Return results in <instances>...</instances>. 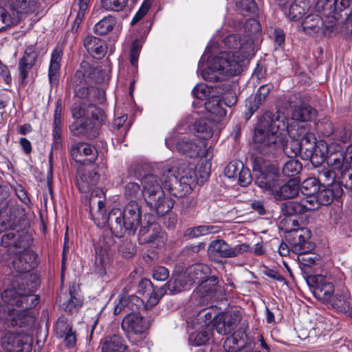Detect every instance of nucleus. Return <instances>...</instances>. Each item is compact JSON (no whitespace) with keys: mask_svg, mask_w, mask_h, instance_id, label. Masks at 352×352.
Wrapping results in <instances>:
<instances>
[{"mask_svg":"<svg viewBox=\"0 0 352 352\" xmlns=\"http://www.w3.org/2000/svg\"><path fill=\"white\" fill-rule=\"evenodd\" d=\"M103 192L100 188L94 189L89 198H86L90 214L97 223L104 226L109 224L111 233L118 238L126 234L134 235L141 221L142 211L135 201H129L122 212L120 209H113L106 214Z\"/></svg>","mask_w":352,"mask_h":352,"instance_id":"obj_1","label":"nucleus"},{"mask_svg":"<svg viewBox=\"0 0 352 352\" xmlns=\"http://www.w3.org/2000/svg\"><path fill=\"white\" fill-rule=\"evenodd\" d=\"M16 211L14 207L6 206L3 213H10L9 218L0 221V232H4L1 244L8 248L9 254H14L13 267L19 273H25L36 266V254L28 250L30 243L29 236L23 230L16 228Z\"/></svg>","mask_w":352,"mask_h":352,"instance_id":"obj_2","label":"nucleus"},{"mask_svg":"<svg viewBox=\"0 0 352 352\" xmlns=\"http://www.w3.org/2000/svg\"><path fill=\"white\" fill-rule=\"evenodd\" d=\"M287 126L278 118H273L265 116L257 124L254 135L253 149L256 153L266 155L275 151L281 146L288 157L302 156L300 140L291 138L286 144L284 143L283 133Z\"/></svg>","mask_w":352,"mask_h":352,"instance_id":"obj_3","label":"nucleus"},{"mask_svg":"<svg viewBox=\"0 0 352 352\" xmlns=\"http://www.w3.org/2000/svg\"><path fill=\"white\" fill-rule=\"evenodd\" d=\"M18 285L14 287V291H6V295L10 294L14 296L8 301L10 305H16L18 307H22L23 309L16 311V314L11 320V325L13 327L19 326L20 327H25L28 323L32 321L33 319L30 316L28 310L36 306L39 301L37 295H34L37 287V283H31L30 284L23 277L17 280Z\"/></svg>","mask_w":352,"mask_h":352,"instance_id":"obj_4","label":"nucleus"},{"mask_svg":"<svg viewBox=\"0 0 352 352\" xmlns=\"http://www.w3.org/2000/svg\"><path fill=\"white\" fill-rule=\"evenodd\" d=\"M342 190L339 184L319 186L315 197H302L298 201H289L282 205L281 210L286 215L300 214L314 210L320 206L329 205L335 198L340 197Z\"/></svg>","mask_w":352,"mask_h":352,"instance_id":"obj_5","label":"nucleus"},{"mask_svg":"<svg viewBox=\"0 0 352 352\" xmlns=\"http://www.w3.org/2000/svg\"><path fill=\"white\" fill-rule=\"evenodd\" d=\"M143 187L144 199L159 215L169 212L173 203L164 197V190L159 178L154 174H147L140 179Z\"/></svg>","mask_w":352,"mask_h":352,"instance_id":"obj_6","label":"nucleus"},{"mask_svg":"<svg viewBox=\"0 0 352 352\" xmlns=\"http://www.w3.org/2000/svg\"><path fill=\"white\" fill-rule=\"evenodd\" d=\"M229 55L217 56L209 63L207 69L201 72L204 80L209 82H219L226 76H236L242 70V65L230 62Z\"/></svg>","mask_w":352,"mask_h":352,"instance_id":"obj_7","label":"nucleus"},{"mask_svg":"<svg viewBox=\"0 0 352 352\" xmlns=\"http://www.w3.org/2000/svg\"><path fill=\"white\" fill-rule=\"evenodd\" d=\"M82 68H84V71L78 70L75 74V78L78 80L81 77L85 78L87 76L89 78H94V72L96 69H93L89 66V63H84L82 65ZM77 83V80L75 81ZM80 84H76L74 87L75 96L80 99H87L88 101L94 103H102L105 100V92L103 89L94 87L87 86V82L82 83L80 81Z\"/></svg>","mask_w":352,"mask_h":352,"instance_id":"obj_8","label":"nucleus"},{"mask_svg":"<svg viewBox=\"0 0 352 352\" xmlns=\"http://www.w3.org/2000/svg\"><path fill=\"white\" fill-rule=\"evenodd\" d=\"M30 10L31 1L0 0V32L17 23L19 19V15Z\"/></svg>","mask_w":352,"mask_h":352,"instance_id":"obj_9","label":"nucleus"},{"mask_svg":"<svg viewBox=\"0 0 352 352\" xmlns=\"http://www.w3.org/2000/svg\"><path fill=\"white\" fill-rule=\"evenodd\" d=\"M165 144L169 149L177 150L190 158H195L204 154V141L197 138H190L177 132H174L166 138Z\"/></svg>","mask_w":352,"mask_h":352,"instance_id":"obj_10","label":"nucleus"},{"mask_svg":"<svg viewBox=\"0 0 352 352\" xmlns=\"http://www.w3.org/2000/svg\"><path fill=\"white\" fill-rule=\"evenodd\" d=\"M224 44L234 50L230 52L221 53L219 56L229 55L230 62H236L239 65L241 63L250 58L253 54V43L245 37L239 34H230L224 39Z\"/></svg>","mask_w":352,"mask_h":352,"instance_id":"obj_11","label":"nucleus"},{"mask_svg":"<svg viewBox=\"0 0 352 352\" xmlns=\"http://www.w3.org/2000/svg\"><path fill=\"white\" fill-rule=\"evenodd\" d=\"M311 231L307 228H294L289 230L285 239L295 254H305L311 252L314 244L310 242Z\"/></svg>","mask_w":352,"mask_h":352,"instance_id":"obj_12","label":"nucleus"},{"mask_svg":"<svg viewBox=\"0 0 352 352\" xmlns=\"http://www.w3.org/2000/svg\"><path fill=\"white\" fill-rule=\"evenodd\" d=\"M255 171V184L273 195L279 184L278 170L272 164H269L260 167Z\"/></svg>","mask_w":352,"mask_h":352,"instance_id":"obj_13","label":"nucleus"},{"mask_svg":"<svg viewBox=\"0 0 352 352\" xmlns=\"http://www.w3.org/2000/svg\"><path fill=\"white\" fill-rule=\"evenodd\" d=\"M1 346L8 352H31L32 338L26 333L7 332L1 338Z\"/></svg>","mask_w":352,"mask_h":352,"instance_id":"obj_14","label":"nucleus"},{"mask_svg":"<svg viewBox=\"0 0 352 352\" xmlns=\"http://www.w3.org/2000/svg\"><path fill=\"white\" fill-rule=\"evenodd\" d=\"M307 281L317 299L324 302H329L331 300L335 292V287L330 277L316 275L309 277Z\"/></svg>","mask_w":352,"mask_h":352,"instance_id":"obj_15","label":"nucleus"},{"mask_svg":"<svg viewBox=\"0 0 352 352\" xmlns=\"http://www.w3.org/2000/svg\"><path fill=\"white\" fill-rule=\"evenodd\" d=\"M249 250L250 246L247 243L231 247L223 239H217L211 241L208 248V252L210 256L221 258L236 257Z\"/></svg>","mask_w":352,"mask_h":352,"instance_id":"obj_16","label":"nucleus"},{"mask_svg":"<svg viewBox=\"0 0 352 352\" xmlns=\"http://www.w3.org/2000/svg\"><path fill=\"white\" fill-rule=\"evenodd\" d=\"M101 120H94L93 118H84L71 124L69 130L74 136L93 139L99 134L98 126Z\"/></svg>","mask_w":352,"mask_h":352,"instance_id":"obj_17","label":"nucleus"},{"mask_svg":"<svg viewBox=\"0 0 352 352\" xmlns=\"http://www.w3.org/2000/svg\"><path fill=\"white\" fill-rule=\"evenodd\" d=\"M58 300L60 308L70 314L77 313L82 305V300L74 285H69L67 292L60 294Z\"/></svg>","mask_w":352,"mask_h":352,"instance_id":"obj_18","label":"nucleus"},{"mask_svg":"<svg viewBox=\"0 0 352 352\" xmlns=\"http://www.w3.org/2000/svg\"><path fill=\"white\" fill-rule=\"evenodd\" d=\"M195 176V172L193 170H188L186 175H180L178 179L175 175L174 170L168 169L167 173H164L163 175L164 188L174 197H180L182 195L176 190V186L179 184V182L189 184L191 181H194Z\"/></svg>","mask_w":352,"mask_h":352,"instance_id":"obj_19","label":"nucleus"},{"mask_svg":"<svg viewBox=\"0 0 352 352\" xmlns=\"http://www.w3.org/2000/svg\"><path fill=\"white\" fill-rule=\"evenodd\" d=\"M300 144L303 160H309L314 164H319L324 161V157L321 155L318 157L316 153V138L313 133L300 139Z\"/></svg>","mask_w":352,"mask_h":352,"instance_id":"obj_20","label":"nucleus"},{"mask_svg":"<svg viewBox=\"0 0 352 352\" xmlns=\"http://www.w3.org/2000/svg\"><path fill=\"white\" fill-rule=\"evenodd\" d=\"M38 57V52L34 45H29L26 47L24 55L19 60L18 69L19 78L22 84L26 82L30 70L35 65Z\"/></svg>","mask_w":352,"mask_h":352,"instance_id":"obj_21","label":"nucleus"},{"mask_svg":"<svg viewBox=\"0 0 352 352\" xmlns=\"http://www.w3.org/2000/svg\"><path fill=\"white\" fill-rule=\"evenodd\" d=\"M241 316L239 311H228L219 316L213 324L215 329L219 334H228L235 329L240 322Z\"/></svg>","mask_w":352,"mask_h":352,"instance_id":"obj_22","label":"nucleus"},{"mask_svg":"<svg viewBox=\"0 0 352 352\" xmlns=\"http://www.w3.org/2000/svg\"><path fill=\"white\" fill-rule=\"evenodd\" d=\"M143 305V300L135 295L123 296L120 298L118 303L116 304L113 314L117 316L121 313L126 314V316L133 313H139V310Z\"/></svg>","mask_w":352,"mask_h":352,"instance_id":"obj_23","label":"nucleus"},{"mask_svg":"<svg viewBox=\"0 0 352 352\" xmlns=\"http://www.w3.org/2000/svg\"><path fill=\"white\" fill-rule=\"evenodd\" d=\"M122 330L126 333L142 334L147 329L148 325L140 313H133L126 316L121 324Z\"/></svg>","mask_w":352,"mask_h":352,"instance_id":"obj_24","label":"nucleus"},{"mask_svg":"<svg viewBox=\"0 0 352 352\" xmlns=\"http://www.w3.org/2000/svg\"><path fill=\"white\" fill-rule=\"evenodd\" d=\"M138 292L147 299L146 307H153L157 304L160 298L165 293V290L162 287L156 291L151 281L144 278L139 283Z\"/></svg>","mask_w":352,"mask_h":352,"instance_id":"obj_25","label":"nucleus"},{"mask_svg":"<svg viewBox=\"0 0 352 352\" xmlns=\"http://www.w3.org/2000/svg\"><path fill=\"white\" fill-rule=\"evenodd\" d=\"M63 51L61 47H55L52 54L48 69V78L51 87L57 86L60 78V63Z\"/></svg>","mask_w":352,"mask_h":352,"instance_id":"obj_26","label":"nucleus"},{"mask_svg":"<svg viewBox=\"0 0 352 352\" xmlns=\"http://www.w3.org/2000/svg\"><path fill=\"white\" fill-rule=\"evenodd\" d=\"M71 154L77 162L81 161L79 157L85 156V159L83 161L85 164L94 162L98 156V151L94 146L84 142L74 144L72 146Z\"/></svg>","mask_w":352,"mask_h":352,"instance_id":"obj_27","label":"nucleus"},{"mask_svg":"<svg viewBox=\"0 0 352 352\" xmlns=\"http://www.w3.org/2000/svg\"><path fill=\"white\" fill-rule=\"evenodd\" d=\"M72 113L74 118H93L94 120H102L103 116V111L94 104H76L72 109Z\"/></svg>","mask_w":352,"mask_h":352,"instance_id":"obj_28","label":"nucleus"},{"mask_svg":"<svg viewBox=\"0 0 352 352\" xmlns=\"http://www.w3.org/2000/svg\"><path fill=\"white\" fill-rule=\"evenodd\" d=\"M84 46L88 53L95 58H101L107 52L105 42L94 36H87L85 38Z\"/></svg>","mask_w":352,"mask_h":352,"instance_id":"obj_29","label":"nucleus"},{"mask_svg":"<svg viewBox=\"0 0 352 352\" xmlns=\"http://www.w3.org/2000/svg\"><path fill=\"white\" fill-rule=\"evenodd\" d=\"M336 311L349 313L352 316V305L350 302V294L348 291L338 292L329 302Z\"/></svg>","mask_w":352,"mask_h":352,"instance_id":"obj_30","label":"nucleus"},{"mask_svg":"<svg viewBox=\"0 0 352 352\" xmlns=\"http://www.w3.org/2000/svg\"><path fill=\"white\" fill-rule=\"evenodd\" d=\"M205 107L208 111L207 118L211 122L218 123L226 115V111L223 108V104L217 98H212L207 101L205 104Z\"/></svg>","mask_w":352,"mask_h":352,"instance_id":"obj_31","label":"nucleus"},{"mask_svg":"<svg viewBox=\"0 0 352 352\" xmlns=\"http://www.w3.org/2000/svg\"><path fill=\"white\" fill-rule=\"evenodd\" d=\"M298 183L292 179L282 186H280L279 184L272 196L276 200L292 199L298 195Z\"/></svg>","mask_w":352,"mask_h":352,"instance_id":"obj_32","label":"nucleus"},{"mask_svg":"<svg viewBox=\"0 0 352 352\" xmlns=\"http://www.w3.org/2000/svg\"><path fill=\"white\" fill-rule=\"evenodd\" d=\"M99 175L94 171L82 173L76 178V184L82 193L89 192L99 181Z\"/></svg>","mask_w":352,"mask_h":352,"instance_id":"obj_33","label":"nucleus"},{"mask_svg":"<svg viewBox=\"0 0 352 352\" xmlns=\"http://www.w3.org/2000/svg\"><path fill=\"white\" fill-rule=\"evenodd\" d=\"M316 10L327 18H332L336 21L339 19V11L336 0H318Z\"/></svg>","mask_w":352,"mask_h":352,"instance_id":"obj_34","label":"nucleus"},{"mask_svg":"<svg viewBox=\"0 0 352 352\" xmlns=\"http://www.w3.org/2000/svg\"><path fill=\"white\" fill-rule=\"evenodd\" d=\"M210 267L203 263H197L190 266L186 270V274L190 281L201 284L210 274Z\"/></svg>","mask_w":352,"mask_h":352,"instance_id":"obj_35","label":"nucleus"},{"mask_svg":"<svg viewBox=\"0 0 352 352\" xmlns=\"http://www.w3.org/2000/svg\"><path fill=\"white\" fill-rule=\"evenodd\" d=\"M328 155L326 158L329 166L338 172L346 170L349 164L346 163L344 151H331V148L328 147Z\"/></svg>","mask_w":352,"mask_h":352,"instance_id":"obj_36","label":"nucleus"},{"mask_svg":"<svg viewBox=\"0 0 352 352\" xmlns=\"http://www.w3.org/2000/svg\"><path fill=\"white\" fill-rule=\"evenodd\" d=\"M126 342L118 335L107 338L102 346V352H126Z\"/></svg>","mask_w":352,"mask_h":352,"instance_id":"obj_37","label":"nucleus"},{"mask_svg":"<svg viewBox=\"0 0 352 352\" xmlns=\"http://www.w3.org/2000/svg\"><path fill=\"white\" fill-rule=\"evenodd\" d=\"M310 8L309 0H295L289 8L288 18L293 21H298L309 10Z\"/></svg>","mask_w":352,"mask_h":352,"instance_id":"obj_38","label":"nucleus"},{"mask_svg":"<svg viewBox=\"0 0 352 352\" xmlns=\"http://www.w3.org/2000/svg\"><path fill=\"white\" fill-rule=\"evenodd\" d=\"M57 331L61 337H64V342L67 347H74L76 344V338L72 327L63 320H59L57 323Z\"/></svg>","mask_w":352,"mask_h":352,"instance_id":"obj_39","label":"nucleus"},{"mask_svg":"<svg viewBox=\"0 0 352 352\" xmlns=\"http://www.w3.org/2000/svg\"><path fill=\"white\" fill-rule=\"evenodd\" d=\"M218 278L215 276H210L206 278L199 285V290L202 292L206 296H209L210 298H218L217 296V292H222V288L218 285Z\"/></svg>","mask_w":352,"mask_h":352,"instance_id":"obj_40","label":"nucleus"},{"mask_svg":"<svg viewBox=\"0 0 352 352\" xmlns=\"http://www.w3.org/2000/svg\"><path fill=\"white\" fill-rule=\"evenodd\" d=\"M61 112H62V102L58 99L56 102V108L54 113V122H53V139L56 144H59L61 142Z\"/></svg>","mask_w":352,"mask_h":352,"instance_id":"obj_41","label":"nucleus"},{"mask_svg":"<svg viewBox=\"0 0 352 352\" xmlns=\"http://www.w3.org/2000/svg\"><path fill=\"white\" fill-rule=\"evenodd\" d=\"M316 116V110L311 106L302 104L296 106L292 112V119L301 122H307Z\"/></svg>","mask_w":352,"mask_h":352,"instance_id":"obj_42","label":"nucleus"},{"mask_svg":"<svg viewBox=\"0 0 352 352\" xmlns=\"http://www.w3.org/2000/svg\"><path fill=\"white\" fill-rule=\"evenodd\" d=\"M245 344L241 333H234L231 336L228 337L223 342V348L226 352H237Z\"/></svg>","mask_w":352,"mask_h":352,"instance_id":"obj_43","label":"nucleus"},{"mask_svg":"<svg viewBox=\"0 0 352 352\" xmlns=\"http://www.w3.org/2000/svg\"><path fill=\"white\" fill-rule=\"evenodd\" d=\"M116 24V18L111 15H109L102 18L95 25L94 31L97 34L105 35L113 30Z\"/></svg>","mask_w":352,"mask_h":352,"instance_id":"obj_44","label":"nucleus"},{"mask_svg":"<svg viewBox=\"0 0 352 352\" xmlns=\"http://www.w3.org/2000/svg\"><path fill=\"white\" fill-rule=\"evenodd\" d=\"M319 183L317 179L309 177L305 179L299 187L303 197H315L319 190Z\"/></svg>","mask_w":352,"mask_h":352,"instance_id":"obj_45","label":"nucleus"},{"mask_svg":"<svg viewBox=\"0 0 352 352\" xmlns=\"http://www.w3.org/2000/svg\"><path fill=\"white\" fill-rule=\"evenodd\" d=\"M323 25L322 16L318 14H309L307 16L302 22V27L305 31H312L318 32Z\"/></svg>","mask_w":352,"mask_h":352,"instance_id":"obj_46","label":"nucleus"},{"mask_svg":"<svg viewBox=\"0 0 352 352\" xmlns=\"http://www.w3.org/2000/svg\"><path fill=\"white\" fill-rule=\"evenodd\" d=\"M194 129L198 133L199 140H207L212 136V129L206 120L200 119L194 124Z\"/></svg>","mask_w":352,"mask_h":352,"instance_id":"obj_47","label":"nucleus"},{"mask_svg":"<svg viewBox=\"0 0 352 352\" xmlns=\"http://www.w3.org/2000/svg\"><path fill=\"white\" fill-rule=\"evenodd\" d=\"M301 163L296 159L288 160L283 166V174L286 177H294L302 170Z\"/></svg>","mask_w":352,"mask_h":352,"instance_id":"obj_48","label":"nucleus"},{"mask_svg":"<svg viewBox=\"0 0 352 352\" xmlns=\"http://www.w3.org/2000/svg\"><path fill=\"white\" fill-rule=\"evenodd\" d=\"M287 133L290 138H298L299 140L307 136L308 133H312L308 128V124L305 123L292 125L289 129H287Z\"/></svg>","mask_w":352,"mask_h":352,"instance_id":"obj_49","label":"nucleus"},{"mask_svg":"<svg viewBox=\"0 0 352 352\" xmlns=\"http://www.w3.org/2000/svg\"><path fill=\"white\" fill-rule=\"evenodd\" d=\"M129 0H101V6L107 11L120 12L124 10Z\"/></svg>","mask_w":352,"mask_h":352,"instance_id":"obj_50","label":"nucleus"},{"mask_svg":"<svg viewBox=\"0 0 352 352\" xmlns=\"http://www.w3.org/2000/svg\"><path fill=\"white\" fill-rule=\"evenodd\" d=\"M212 336L211 328L206 326L205 328L197 332L196 334L191 333L190 340L194 342L196 346L206 344Z\"/></svg>","mask_w":352,"mask_h":352,"instance_id":"obj_51","label":"nucleus"},{"mask_svg":"<svg viewBox=\"0 0 352 352\" xmlns=\"http://www.w3.org/2000/svg\"><path fill=\"white\" fill-rule=\"evenodd\" d=\"M109 264V256L105 250L104 254H97L95 263V272L99 276H103L107 273V269Z\"/></svg>","mask_w":352,"mask_h":352,"instance_id":"obj_52","label":"nucleus"},{"mask_svg":"<svg viewBox=\"0 0 352 352\" xmlns=\"http://www.w3.org/2000/svg\"><path fill=\"white\" fill-rule=\"evenodd\" d=\"M124 196L128 199H138L144 197V193L138 183L129 182L124 186Z\"/></svg>","mask_w":352,"mask_h":352,"instance_id":"obj_53","label":"nucleus"},{"mask_svg":"<svg viewBox=\"0 0 352 352\" xmlns=\"http://www.w3.org/2000/svg\"><path fill=\"white\" fill-rule=\"evenodd\" d=\"M261 98H258L255 95L250 96L245 101V107L248 111L245 112V116L249 120L253 113L259 108L262 104Z\"/></svg>","mask_w":352,"mask_h":352,"instance_id":"obj_54","label":"nucleus"},{"mask_svg":"<svg viewBox=\"0 0 352 352\" xmlns=\"http://www.w3.org/2000/svg\"><path fill=\"white\" fill-rule=\"evenodd\" d=\"M336 177L335 170H331L327 168H322L318 172V183L323 182V186H331L333 184H337L334 182Z\"/></svg>","mask_w":352,"mask_h":352,"instance_id":"obj_55","label":"nucleus"},{"mask_svg":"<svg viewBox=\"0 0 352 352\" xmlns=\"http://www.w3.org/2000/svg\"><path fill=\"white\" fill-rule=\"evenodd\" d=\"M351 135L352 131L350 126H341L335 130L332 138L342 143H346L350 140Z\"/></svg>","mask_w":352,"mask_h":352,"instance_id":"obj_56","label":"nucleus"},{"mask_svg":"<svg viewBox=\"0 0 352 352\" xmlns=\"http://www.w3.org/2000/svg\"><path fill=\"white\" fill-rule=\"evenodd\" d=\"M236 6L243 14H255L257 11L254 0H236Z\"/></svg>","mask_w":352,"mask_h":352,"instance_id":"obj_57","label":"nucleus"},{"mask_svg":"<svg viewBox=\"0 0 352 352\" xmlns=\"http://www.w3.org/2000/svg\"><path fill=\"white\" fill-rule=\"evenodd\" d=\"M317 129L324 137H330L333 135L335 129L332 122L329 119L324 118L316 124Z\"/></svg>","mask_w":352,"mask_h":352,"instance_id":"obj_58","label":"nucleus"},{"mask_svg":"<svg viewBox=\"0 0 352 352\" xmlns=\"http://www.w3.org/2000/svg\"><path fill=\"white\" fill-rule=\"evenodd\" d=\"M87 8L84 6H78L73 4L71 14H76V18L74 20V25L72 27V30H77L81 23L85 14L87 11Z\"/></svg>","mask_w":352,"mask_h":352,"instance_id":"obj_59","label":"nucleus"},{"mask_svg":"<svg viewBox=\"0 0 352 352\" xmlns=\"http://www.w3.org/2000/svg\"><path fill=\"white\" fill-rule=\"evenodd\" d=\"M243 164L239 161L230 162L225 168L224 174L228 178H234L238 175Z\"/></svg>","mask_w":352,"mask_h":352,"instance_id":"obj_60","label":"nucleus"},{"mask_svg":"<svg viewBox=\"0 0 352 352\" xmlns=\"http://www.w3.org/2000/svg\"><path fill=\"white\" fill-rule=\"evenodd\" d=\"M119 252L125 257H131L135 253V247L131 241L124 240L118 248Z\"/></svg>","mask_w":352,"mask_h":352,"instance_id":"obj_61","label":"nucleus"},{"mask_svg":"<svg viewBox=\"0 0 352 352\" xmlns=\"http://www.w3.org/2000/svg\"><path fill=\"white\" fill-rule=\"evenodd\" d=\"M300 254L303 255L300 259L301 263L303 265L307 267H311L312 265H318L320 262V257L316 254Z\"/></svg>","mask_w":352,"mask_h":352,"instance_id":"obj_62","label":"nucleus"},{"mask_svg":"<svg viewBox=\"0 0 352 352\" xmlns=\"http://www.w3.org/2000/svg\"><path fill=\"white\" fill-rule=\"evenodd\" d=\"M239 183L241 186H248L252 182V178L250 170L248 168H243L238 174Z\"/></svg>","mask_w":352,"mask_h":352,"instance_id":"obj_63","label":"nucleus"},{"mask_svg":"<svg viewBox=\"0 0 352 352\" xmlns=\"http://www.w3.org/2000/svg\"><path fill=\"white\" fill-rule=\"evenodd\" d=\"M169 276V271L163 266H155L153 269V277L155 280L164 281Z\"/></svg>","mask_w":352,"mask_h":352,"instance_id":"obj_64","label":"nucleus"}]
</instances>
